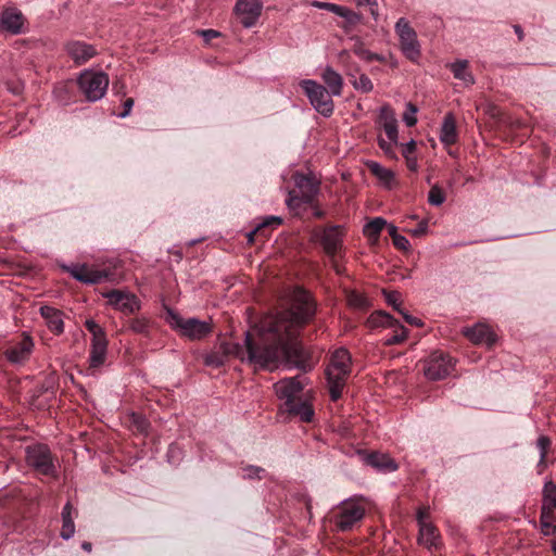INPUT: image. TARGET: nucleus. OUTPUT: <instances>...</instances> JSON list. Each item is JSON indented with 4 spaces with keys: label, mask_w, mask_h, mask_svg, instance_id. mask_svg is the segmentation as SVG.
<instances>
[{
    "label": "nucleus",
    "mask_w": 556,
    "mask_h": 556,
    "mask_svg": "<svg viewBox=\"0 0 556 556\" xmlns=\"http://www.w3.org/2000/svg\"><path fill=\"white\" fill-rule=\"evenodd\" d=\"M366 464L381 472H393L397 469L396 463L387 454L371 453L366 457Z\"/></svg>",
    "instance_id": "nucleus-24"
},
{
    "label": "nucleus",
    "mask_w": 556,
    "mask_h": 556,
    "mask_svg": "<svg viewBox=\"0 0 556 556\" xmlns=\"http://www.w3.org/2000/svg\"><path fill=\"white\" fill-rule=\"evenodd\" d=\"M359 5L378 7L377 0H357Z\"/></svg>",
    "instance_id": "nucleus-62"
},
{
    "label": "nucleus",
    "mask_w": 556,
    "mask_h": 556,
    "mask_svg": "<svg viewBox=\"0 0 556 556\" xmlns=\"http://www.w3.org/2000/svg\"><path fill=\"white\" fill-rule=\"evenodd\" d=\"M392 241L399 250L407 251L410 248L408 239L400 233Z\"/></svg>",
    "instance_id": "nucleus-46"
},
{
    "label": "nucleus",
    "mask_w": 556,
    "mask_h": 556,
    "mask_svg": "<svg viewBox=\"0 0 556 556\" xmlns=\"http://www.w3.org/2000/svg\"><path fill=\"white\" fill-rule=\"evenodd\" d=\"M200 35L204 38L206 42H210L213 38H216L219 36V33L214 29H205L199 31Z\"/></svg>",
    "instance_id": "nucleus-56"
},
{
    "label": "nucleus",
    "mask_w": 556,
    "mask_h": 556,
    "mask_svg": "<svg viewBox=\"0 0 556 556\" xmlns=\"http://www.w3.org/2000/svg\"><path fill=\"white\" fill-rule=\"evenodd\" d=\"M378 144L379 147L381 148V150H383V152L389 155V156H393L394 153H393V148L392 146L394 144L393 142H391L390 140L387 141L384 140L383 138H379L378 139Z\"/></svg>",
    "instance_id": "nucleus-49"
},
{
    "label": "nucleus",
    "mask_w": 556,
    "mask_h": 556,
    "mask_svg": "<svg viewBox=\"0 0 556 556\" xmlns=\"http://www.w3.org/2000/svg\"><path fill=\"white\" fill-rule=\"evenodd\" d=\"M463 334L475 344H485L491 346L496 341V334L485 324L478 323L473 327L463 329Z\"/></svg>",
    "instance_id": "nucleus-18"
},
{
    "label": "nucleus",
    "mask_w": 556,
    "mask_h": 556,
    "mask_svg": "<svg viewBox=\"0 0 556 556\" xmlns=\"http://www.w3.org/2000/svg\"><path fill=\"white\" fill-rule=\"evenodd\" d=\"M263 9L261 0H239L236 3V13L240 20V23L245 27L250 28L257 22Z\"/></svg>",
    "instance_id": "nucleus-17"
},
{
    "label": "nucleus",
    "mask_w": 556,
    "mask_h": 556,
    "mask_svg": "<svg viewBox=\"0 0 556 556\" xmlns=\"http://www.w3.org/2000/svg\"><path fill=\"white\" fill-rule=\"evenodd\" d=\"M405 161H406V166L409 170L417 172L418 162H417L416 156H414V155L405 156Z\"/></svg>",
    "instance_id": "nucleus-57"
},
{
    "label": "nucleus",
    "mask_w": 556,
    "mask_h": 556,
    "mask_svg": "<svg viewBox=\"0 0 556 556\" xmlns=\"http://www.w3.org/2000/svg\"><path fill=\"white\" fill-rule=\"evenodd\" d=\"M366 509L355 500H344L340 503L336 516V526L339 531L346 532L354 528L365 517Z\"/></svg>",
    "instance_id": "nucleus-13"
},
{
    "label": "nucleus",
    "mask_w": 556,
    "mask_h": 556,
    "mask_svg": "<svg viewBox=\"0 0 556 556\" xmlns=\"http://www.w3.org/2000/svg\"><path fill=\"white\" fill-rule=\"evenodd\" d=\"M418 543L428 549L439 546V533L432 523H422L419 527Z\"/></svg>",
    "instance_id": "nucleus-26"
},
{
    "label": "nucleus",
    "mask_w": 556,
    "mask_h": 556,
    "mask_svg": "<svg viewBox=\"0 0 556 556\" xmlns=\"http://www.w3.org/2000/svg\"><path fill=\"white\" fill-rule=\"evenodd\" d=\"M338 58H339L340 63H341L343 66H345L348 70H350V67L353 65L352 60H351L350 51H348V50H342V51L338 54Z\"/></svg>",
    "instance_id": "nucleus-48"
},
{
    "label": "nucleus",
    "mask_w": 556,
    "mask_h": 556,
    "mask_svg": "<svg viewBox=\"0 0 556 556\" xmlns=\"http://www.w3.org/2000/svg\"><path fill=\"white\" fill-rule=\"evenodd\" d=\"M128 329L137 334L144 337L150 336L151 320L144 316L136 317L128 320Z\"/></svg>",
    "instance_id": "nucleus-29"
},
{
    "label": "nucleus",
    "mask_w": 556,
    "mask_h": 556,
    "mask_svg": "<svg viewBox=\"0 0 556 556\" xmlns=\"http://www.w3.org/2000/svg\"><path fill=\"white\" fill-rule=\"evenodd\" d=\"M366 166L370 173L381 181V184H383L389 189L392 188L395 181V176L391 169L383 167L381 164L375 161H368Z\"/></svg>",
    "instance_id": "nucleus-27"
},
{
    "label": "nucleus",
    "mask_w": 556,
    "mask_h": 556,
    "mask_svg": "<svg viewBox=\"0 0 556 556\" xmlns=\"http://www.w3.org/2000/svg\"><path fill=\"white\" fill-rule=\"evenodd\" d=\"M72 510H73V507H72L71 503L67 502L62 509V514H61L62 521H66L67 519H73Z\"/></svg>",
    "instance_id": "nucleus-58"
},
{
    "label": "nucleus",
    "mask_w": 556,
    "mask_h": 556,
    "mask_svg": "<svg viewBox=\"0 0 556 556\" xmlns=\"http://www.w3.org/2000/svg\"><path fill=\"white\" fill-rule=\"evenodd\" d=\"M387 226V220L382 217H375L364 226V235L369 239L377 240L382 229Z\"/></svg>",
    "instance_id": "nucleus-30"
},
{
    "label": "nucleus",
    "mask_w": 556,
    "mask_h": 556,
    "mask_svg": "<svg viewBox=\"0 0 556 556\" xmlns=\"http://www.w3.org/2000/svg\"><path fill=\"white\" fill-rule=\"evenodd\" d=\"M85 327L91 333V336L97 334L103 330V328L93 319H87L85 321Z\"/></svg>",
    "instance_id": "nucleus-50"
},
{
    "label": "nucleus",
    "mask_w": 556,
    "mask_h": 556,
    "mask_svg": "<svg viewBox=\"0 0 556 556\" xmlns=\"http://www.w3.org/2000/svg\"><path fill=\"white\" fill-rule=\"evenodd\" d=\"M406 338L407 330L403 326H400V328L395 330V332L392 336L386 339V345H394L402 343L403 341H405Z\"/></svg>",
    "instance_id": "nucleus-41"
},
{
    "label": "nucleus",
    "mask_w": 556,
    "mask_h": 556,
    "mask_svg": "<svg viewBox=\"0 0 556 556\" xmlns=\"http://www.w3.org/2000/svg\"><path fill=\"white\" fill-rule=\"evenodd\" d=\"M108 345H92L89 355V365L91 368H98L104 364L106 358Z\"/></svg>",
    "instance_id": "nucleus-31"
},
{
    "label": "nucleus",
    "mask_w": 556,
    "mask_h": 556,
    "mask_svg": "<svg viewBox=\"0 0 556 556\" xmlns=\"http://www.w3.org/2000/svg\"><path fill=\"white\" fill-rule=\"evenodd\" d=\"M92 345H108V339L104 329L97 334H92Z\"/></svg>",
    "instance_id": "nucleus-47"
},
{
    "label": "nucleus",
    "mask_w": 556,
    "mask_h": 556,
    "mask_svg": "<svg viewBox=\"0 0 556 556\" xmlns=\"http://www.w3.org/2000/svg\"><path fill=\"white\" fill-rule=\"evenodd\" d=\"M25 458L26 464L37 473L53 478L58 476L56 460L47 445L34 444L27 446Z\"/></svg>",
    "instance_id": "nucleus-6"
},
{
    "label": "nucleus",
    "mask_w": 556,
    "mask_h": 556,
    "mask_svg": "<svg viewBox=\"0 0 556 556\" xmlns=\"http://www.w3.org/2000/svg\"><path fill=\"white\" fill-rule=\"evenodd\" d=\"M301 88L312 106L324 117H330L334 111L333 94L327 88L313 79H303Z\"/></svg>",
    "instance_id": "nucleus-8"
},
{
    "label": "nucleus",
    "mask_w": 556,
    "mask_h": 556,
    "mask_svg": "<svg viewBox=\"0 0 556 556\" xmlns=\"http://www.w3.org/2000/svg\"><path fill=\"white\" fill-rule=\"evenodd\" d=\"M351 39L355 41L352 48V52L359 59L366 62H370V58H372L374 52L366 49L363 41L358 37H352Z\"/></svg>",
    "instance_id": "nucleus-34"
},
{
    "label": "nucleus",
    "mask_w": 556,
    "mask_h": 556,
    "mask_svg": "<svg viewBox=\"0 0 556 556\" xmlns=\"http://www.w3.org/2000/svg\"><path fill=\"white\" fill-rule=\"evenodd\" d=\"M296 190L289 191L286 200L287 206L295 211L303 204L311 203L319 191V186L312 175H305L296 172L293 175Z\"/></svg>",
    "instance_id": "nucleus-5"
},
{
    "label": "nucleus",
    "mask_w": 556,
    "mask_h": 556,
    "mask_svg": "<svg viewBox=\"0 0 556 556\" xmlns=\"http://www.w3.org/2000/svg\"><path fill=\"white\" fill-rule=\"evenodd\" d=\"M123 106H124L123 112L118 113V115H117L119 118H125V117H127V116L130 114L131 109H132V106H134V99L128 98V99L124 102Z\"/></svg>",
    "instance_id": "nucleus-53"
},
{
    "label": "nucleus",
    "mask_w": 556,
    "mask_h": 556,
    "mask_svg": "<svg viewBox=\"0 0 556 556\" xmlns=\"http://www.w3.org/2000/svg\"><path fill=\"white\" fill-rule=\"evenodd\" d=\"M282 223L281 217L279 216H267L253 230L248 232L247 238L250 243L254 241V237L257 232L262 231L263 228L279 226Z\"/></svg>",
    "instance_id": "nucleus-33"
},
{
    "label": "nucleus",
    "mask_w": 556,
    "mask_h": 556,
    "mask_svg": "<svg viewBox=\"0 0 556 556\" xmlns=\"http://www.w3.org/2000/svg\"><path fill=\"white\" fill-rule=\"evenodd\" d=\"M514 30H515L516 35L518 36L519 41H521L525 37L521 26L514 25Z\"/></svg>",
    "instance_id": "nucleus-63"
},
{
    "label": "nucleus",
    "mask_w": 556,
    "mask_h": 556,
    "mask_svg": "<svg viewBox=\"0 0 556 556\" xmlns=\"http://www.w3.org/2000/svg\"><path fill=\"white\" fill-rule=\"evenodd\" d=\"M109 76L101 71L85 70L77 79L78 88L89 102L101 100L109 87Z\"/></svg>",
    "instance_id": "nucleus-7"
},
{
    "label": "nucleus",
    "mask_w": 556,
    "mask_h": 556,
    "mask_svg": "<svg viewBox=\"0 0 556 556\" xmlns=\"http://www.w3.org/2000/svg\"><path fill=\"white\" fill-rule=\"evenodd\" d=\"M34 348L29 337L23 338L18 343L5 351L7 358L14 364H21L28 358Z\"/></svg>",
    "instance_id": "nucleus-22"
},
{
    "label": "nucleus",
    "mask_w": 556,
    "mask_h": 556,
    "mask_svg": "<svg viewBox=\"0 0 556 556\" xmlns=\"http://www.w3.org/2000/svg\"><path fill=\"white\" fill-rule=\"evenodd\" d=\"M384 228H387L388 233L392 238V240L394 239V237H396L399 235L397 227L393 224L387 223V226Z\"/></svg>",
    "instance_id": "nucleus-61"
},
{
    "label": "nucleus",
    "mask_w": 556,
    "mask_h": 556,
    "mask_svg": "<svg viewBox=\"0 0 556 556\" xmlns=\"http://www.w3.org/2000/svg\"><path fill=\"white\" fill-rule=\"evenodd\" d=\"M415 150H416V142H415V140L412 139L410 141H408L407 143H405L403 146V149H402L403 156L405 157V156L413 155Z\"/></svg>",
    "instance_id": "nucleus-54"
},
{
    "label": "nucleus",
    "mask_w": 556,
    "mask_h": 556,
    "mask_svg": "<svg viewBox=\"0 0 556 556\" xmlns=\"http://www.w3.org/2000/svg\"><path fill=\"white\" fill-rule=\"evenodd\" d=\"M450 68L454 77L462 80L466 86L475 84L473 75L468 71L467 60H457L450 65Z\"/></svg>",
    "instance_id": "nucleus-28"
},
{
    "label": "nucleus",
    "mask_w": 556,
    "mask_h": 556,
    "mask_svg": "<svg viewBox=\"0 0 556 556\" xmlns=\"http://www.w3.org/2000/svg\"><path fill=\"white\" fill-rule=\"evenodd\" d=\"M311 5L313 8L332 12L336 15L343 17L350 25H355L361 21V16L357 13L348 9L346 7H342L331 2H321L317 0L312 1Z\"/></svg>",
    "instance_id": "nucleus-21"
},
{
    "label": "nucleus",
    "mask_w": 556,
    "mask_h": 556,
    "mask_svg": "<svg viewBox=\"0 0 556 556\" xmlns=\"http://www.w3.org/2000/svg\"><path fill=\"white\" fill-rule=\"evenodd\" d=\"M400 314L403 316L405 321L408 323L409 325H414V326H418V327L422 326V321L419 318L414 317L404 311H402V313H400Z\"/></svg>",
    "instance_id": "nucleus-55"
},
{
    "label": "nucleus",
    "mask_w": 556,
    "mask_h": 556,
    "mask_svg": "<svg viewBox=\"0 0 556 556\" xmlns=\"http://www.w3.org/2000/svg\"><path fill=\"white\" fill-rule=\"evenodd\" d=\"M39 312L50 331L58 336L63 333V313L60 309L49 305H43L40 307Z\"/></svg>",
    "instance_id": "nucleus-20"
},
{
    "label": "nucleus",
    "mask_w": 556,
    "mask_h": 556,
    "mask_svg": "<svg viewBox=\"0 0 556 556\" xmlns=\"http://www.w3.org/2000/svg\"><path fill=\"white\" fill-rule=\"evenodd\" d=\"M379 118L382 125L390 123H396L394 111L389 105H383L379 111Z\"/></svg>",
    "instance_id": "nucleus-43"
},
{
    "label": "nucleus",
    "mask_w": 556,
    "mask_h": 556,
    "mask_svg": "<svg viewBox=\"0 0 556 556\" xmlns=\"http://www.w3.org/2000/svg\"><path fill=\"white\" fill-rule=\"evenodd\" d=\"M265 469L258 466L249 465L242 468L243 479H263L265 477Z\"/></svg>",
    "instance_id": "nucleus-37"
},
{
    "label": "nucleus",
    "mask_w": 556,
    "mask_h": 556,
    "mask_svg": "<svg viewBox=\"0 0 556 556\" xmlns=\"http://www.w3.org/2000/svg\"><path fill=\"white\" fill-rule=\"evenodd\" d=\"M549 446H551V440L548 437H546V435L539 437V439L536 440V447L540 452V460L538 464L539 467L545 465V458H546L547 451H548Z\"/></svg>",
    "instance_id": "nucleus-36"
},
{
    "label": "nucleus",
    "mask_w": 556,
    "mask_h": 556,
    "mask_svg": "<svg viewBox=\"0 0 556 556\" xmlns=\"http://www.w3.org/2000/svg\"><path fill=\"white\" fill-rule=\"evenodd\" d=\"M130 426L140 433H147L149 421L140 414L132 413L129 416Z\"/></svg>",
    "instance_id": "nucleus-35"
},
{
    "label": "nucleus",
    "mask_w": 556,
    "mask_h": 556,
    "mask_svg": "<svg viewBox=\"0 0 556 556\" xmlns=\"http://www.w3.org/2000/svg\"><path fill=\"white\" fill-rule=\"evenodd\" d=\"M428 230V222L427 220H421L416 228L412 229L410 230V233L414 236V237H420L422 235H425Z\"/></svg>",
    "instance_id": "nucleus-52"
},
{
    "label": "nucleus",
    "mask_w": 556,
    "mask_h": 556,
    "mask_svg": "<svg viewBox=\"0 0 556 556\" xmlns=\"http://www.w3.org/2000/svg\"><path fill=\"white\" fill-rule=\"evenodd\" d=\"M350 352L344 348L336 350L332 353L326 369L330 397L332 401H338L341 397L342 390L350 375Z\"/></svg>",
    "instance_id": "nucleus-3"
},
{
    "label": "nucleus",
    "mask_w": 556,
    "mask_h": 556,
    "mask_svg": "<svg viewBox=\"0 0 556 556\" xmlns=\"http://www.w3.org/2000/svg\"><path fill=\"white\" fill-rule=\"evenodd\" d=\"M416 113H417V108L412 103H407L406 111L403 115V121L408 127L416 125V123H417Z\"/></svg>",
    "instance_id": "nucleus-42"
},
{
    "label": "nucleus",
    "mask_w": 556,
    "mask_h": 556,
    "mask_svg": "<svg viewBox=\"0 0 556 556\" xmlns=\"http://www.w3.org/2000/svg\"><path fill=\"white\" fill-rule=\"evenodd\" d=\"M427 517H428V513H427L426 508L418 509V511H417L418 527H421L422 523H428L427 520H426Z\"/></svg>",
    "instance_id": "nucleus-59"
},
{
    "label": "nucleus",
    "mask_w": 556,
    "mask_h": 556,
    "mask_svg": "<svg viewBox=\"0 0 556 556\" xmlns=\"http://www.w3.org/2000/svg\"><path fill=\"white\" fill-rule=\"evenodd\" d=\"M320 77L328 91L334 97H340L343 89V78L333 67L327 65L323 68Z\"/></svg>",
    "instance_id": "nucleus-23"
},
{
    "label": "nucleus",
    "mask_w": 556,
    "mask_h": 556,
    "mask_svg": "<svg viewBox=\"0 0 556 556\" xmlns=\"http://www.w3.org/2000/svg\"><path fill=\"white\" fill-rule=\"evenodd\" d=\"M445 201V194L439 186H432L428 194V202L431 205L440 206Z\"/></svg>",
    "instance_id": "nucleus-38"
},
{
    "label": "nucleus",
    "mask_w": 556,
    "mask_h": 556,
    "mask_svg": "<svg viewBox=\"0 0 556 556\" xmlns=\"http://www.w3.org/2000/svg\"><path fill=\"white\" fill-rule=\"evenodd\" d=\"M315 314L316 303L312 295L296 288L287 309L263 320L255 334L245 332L243 344L222 342V352L207 354L205 364L220 367L232 355L260 368L277 367L283 363L306 371L311 366L306 364L305 351L298 337Z\"/></svg>",
    "instance_id": "nucleus-1"
},
{
    "label": "nucleus",
    "mask_w": 556,
    "mask_h": 556,
    "mask_svg": "<svg viewBox=\"0 0 556 556\" xmlns=\"http://www.w3.org/2000/svg\"><path fill=\"white\" fill-rule=\"evenodd\" d=\"M26 17L22 11L13 4L4 5L0 13V27L10 35L25 33Z\"/></svg>",
    "instance_id": "nucleus-14"
},
{
    "label": "nucleus",
    "mask_w": 556,
    "mask_h": 556,
    "mask_svg": "<svg viewBox=\"0 0 556 556\" xmlns=\"http://www.w3.org/2000/svg\"><path fill=\"white\" fill-rule=\"evenodd\" d=\"M304 381L300 376L285 378L274 384L276 395L283 401V410L299 417L303 422H309L313 420L314 409L308 401L302 397Z\"/></svg>",
    "instance_id": "nucleus-2"
},
{
    "label": "nucleus",
    "mask_w": 556,
    "mask_h": 556,
    "mask_svg": "<svg viewBox=\"0 0 556 556\" xmlns=\"http://www.w3.org/2000/svg\"><path fill=\"white\" fill-rule=\"evenodd\" d=\"M372 61L386 62V56L374 52L372 58H370V62Z\"/></svg>",
    "instance_id": "nucleus-64"
},
{
    "label": "nucleus",
    "mask_w": 556,
    "mask_h": 556,
    "mask_svg": "<svg viewBox=\"0 0 556 556\" xmlns=\"http://www.w3.org/2000/svg\"><path fill=\"white\" fill-rule=\"evenodd\" d=\"M314 237L321 244L329 258L341 256L343 252V229L341 226L332 225L316 230Z\"/></svg>",
    "instance_id": "nucleus-12"
},
{
    "label": "nucleus",
    "mask_w": 556,
    "mask_h": 556,
    "mask_svg": "<svg viewBox=\"0 0 556 556\" xmlns=\"http://www.w3.org/2000/svg\"><path fill=\"white\" fill-rule=\"evenodd\" d=\"M344 253H342L341 256H334L333 258H330L333 269L337 274H342V266L340 264V260L343 258Z\"/></svg>",
    "instance_id": "nucleus-60"
},
{
    "label": "nucleus",
    "mask_w": 556,
    "mask_h": 556,
    "mask_svg": "<svg viewBox=\"0 0 556 556\" xmlns=\"http://www.w3.org/2000/svg\"><path fill=\"white\" fill-rule=\"evenodd\" d=\"M541 525L545 535L556 530V484L552 481L545 482L543 488Z\"/></svg>",
    "instance_id": "nucleus-11"
},
{
    "label": "nucleus",
    "mask_w": 556,
    "mask_h": 556,
    "mask_svg": "<svg viewBox=\"0 0 556 556\" xmlns=\"http://www.w3.org/2000/svg\"><path fill=\"white\" fill-rule=\"evenodd\" d=\"M383 130L388 137V139L393 142L394 144H397V122L396 123H388L382 125Z\"/></svg>",
    "instance_id": "nucleus-44"
},
{
    "label": "nucleus",
    "mask_w": 556,
    "mask_h": 556,
    "mask_svg": "<svg viewBox=\"0 0 556 556\" xmlns=\"http://www.w3.org/2000/svg\"><path fill=\"white\" fill-rule=\"evenodd\" d=\"M386 302L391 305L396 312L402 313L401 308V293L397 291H386L383 290Z\"/></svg>",
    "instance_id": "nucleus-39"
},
{
    "label": "nucleus",
    "mask_w": 556,
    "mask_h": 556,
    "mask_svg": "<svg viewBox=\"0 0 556 556\" xmlns=\"http://www.w3.org/2000/svg\"><path fill=\"white\" fill-rule=\"evenodd\" d=\"M346 74L350 77H352L351 83L355 90L361 91L363 93H368L372 91L374 84L367 75L361 74L359 77L356 78L354 74H352L350 71H348Z\"/></svg>",
    "instance_id": "nucleus-32"
},
{
    "label": "nucleus",
    "mask_w": 556,
    "mask_h": 556,
    "mask_svg": "<svg viewBox=\"0 0 556 556\" xmlns=\"http://www.w3.org/2000/svg\"><path fill=\"white\" fill-rule=\"evenodd\" d=\"M65 51L78 65L88 62L97 53L92 45L79 40L68 41L65 45Z\"/></svg>",
    "instance_id": "nucleus-19"
},
{
    "label": "nucleus",
    "mask_w": 556,
    "mask_h": 556,
    "mask_svg": "<svg viewBox=\"0 0 556 556\" xmlns=\"http://www.w3.org/2000/svg\"><path fill=\"white\" fill-rule=\"evenodd\" d=\"M63 269L71 274L77 281L96 285L104 281L109 273L104 269H94L85 264L64 265Z\"/></svg>",
    "instance_id": "nucleus-16"
},
{
    "label": "nucleus",
    "mask_w": 556,
    "mask_h": 556,
    "mask_svg": "<svg viewBox=\"0 0 556 556\" xmlns=\"http://www.w3.org/2000/svg\"><path fill=\"white\" fill-rule=\"evenodd\" d=\"M351 305L356 307H364L366 305V299L359 294L353 293L349 296Z\"/></svg>",
    "instance_id": "nucleus-51"
},
{
    "label": "nucleus",
    "mask_w": 556,
    "mask_h": 556,
    "mask_svg": "<svg viewBox=\"0 0 556 556\" xmlns=\"http://www.w3.org/2000/svg\"><path fill=\"white\" fill-rule=\"evenodd\" d=\"M166 323L181 337L197 341L206 338L212 332V325L195 317L184 318L172 308H166Z\"/></svg>",
    "instance_id": "nucleus-4"
},
{
    "label": "nucleus",
    "mask_w": 556,
    "mask_h": 556,
    "mask_svg": "<svg viewBox=\"0 0 556 556\" xmlns=\"http://www.w3.org/2000/svg\"><path fill=\"white\" fill-rule=\"evenodd\" d=\"M453 358L440 351L432 352L424 365V375L429 380H442L446 378L454 369Z\"/></svg>",
    "instance_id": "nucleus-10"
},
{
    "label": "nucleus",
    "mask_w": 556,
    "mask_h": 556,
    "mask_svg": "<svg viewBox=\"0 0 556 556\" xmlns=\"http://www.w3.org/2000/svg\"><path fill=\"white\" fill-rule=\"evenodd\" d=\"M374 321L377 325L383 326V327H393L397 324V321L388 313L379 312L372 317Z\"/></svg>",
    "instance_id": "nucleus-40"
},
{
    "label": "nucleus",
    "mask_w": 556,
    "mask_h": 556,
    "mask_svg": "<svg viewBox=\"0 0 556 556\" xmlns=\"http://www.w3.org/2000/svg\"><path fill=\"white\" fill-rule=\"evenodd\" d=\"M395 33L399 36L401 50L410 61L416 62L420 56V45L417 39V33L404 17L397 20Z\"/></svg>",
    "instance_id": "nucleus-9"
},
{
    "label": "nucleus",
    "mask_w": 556,
    "mask_h": 556,
    "mask_svg": "<svg viewBox=\"0 0 556 556\" xmlns=\"http://www.w3.org/2000/svg\"><path fill=\"white\" fill-rule=\"evenodd\" d=\"M109 304L124 314H134L141 307L139 299L128 291L112 290L104 293Z\"/></svg>",
    "instance_id": "nucleus-15"
},
{
    "label": "nucleus",
    "mask_w": 556,
    "mask_h": 556,
    "mask_svg": "<svg viewBox=\"0 0 556 556\" xmlns=\"http://www.w3.org/2000/svg\"><path fill=\"white\" fill-rule=\"evenodd\" d=\"M62 530L61 538L64 540H70L74 536L75 533V525L73 519H67L66 521H62Z\"/></svg>",
    "instance_id": "nucleus-45"
},
{
    "label": "nucleus",
    "mask_w": 556,
    "mask_h": 556,
    "mask_svg": "<svg viewBox=\"0 0 556 556\" xmlns=\"http://www.w3.org/2000/svg\"><path fill=\"white\" fill-rule=\"evenodd\" d=\"M440 141L445 146L454 144L457 141L456 122L452 113H447L443 118Z\"/></svg>",
    "instance_id": "nucleus-25"
}]
</instances>
